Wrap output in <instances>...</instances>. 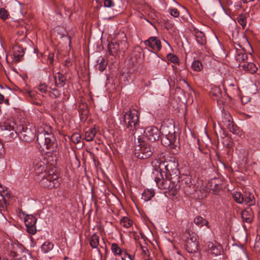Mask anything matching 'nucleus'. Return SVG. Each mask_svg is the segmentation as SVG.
Listing matches in <instances>:
<instances>
[{"mask_svg": "<svg viewBox=\"0 0 260 260\" xmlns=\"http://www.w3.org/2000/svg\"><path fill=\"white\" fill-rule=\"evenodd\" d=\"M137 244L140 247V248L141 249L142 248V247H143L144 246V245H142V244L141 243L140 241H139L137 242Z\"/></svg>", "mask_w": 260, "mask_h": 260, "instance_id": "6e6d98bb", "label": "nucleus"}, {"mask_svg": "<svg viewBox=\"0 0 260 260\" xmlns=\"http://www.w3.org/2000/svg\"><path fill=\"white\" fill-rule=\"evenodd\" d=\"M23 246L18 243H11L9 246V256L10 260H26Z\"/></svg>", "mask_w": 260, "mask_h": 260, "instance_id": "6e6552de", "label": "nucleus"}, {"mask_svg": "<svg viewBox=\"0 0 260 260\" xmlns=\"http://www.w3.org/2000/svg\"><path fill=\"white\" fill-rule=\"evenodd\" d=\"M99 236L96 233H94L89 238V244L92 248H97L98 252L100 253L101 250L99 249V246L102 248L105 249L106 250H107V248L105 243H104V246L99 245Z\"/></svg>", "mask_w": 260, "mask_h": 260, "instance_id": "a211bd4d", "label": "nucleus"}, {"mask_svg": "<svg viewBox=\"0 0 260 260\" xmlns=\"http://www.w3.org/2000/svg\"><path fill=\"white\" fill-rule=\"evenodd\" d=\"M38 131L37 141L42 150L46 149L47 152L54 151L57 147V143L51 127L45 124L43 127H39Z\"/></svg>", "mask_w": 260, "mask_h": 260, "instance_id": "7ed1b4c3", "label": "nucleus"}, {"mask_svg": "<svg viewBox=\"0 0 260 260\" xmlns=\"http://www.w3.org/2000/svg\"><path fill=\"white\" fill-rule=\"evenodd\" d=\"M230 85H231V86H234V84H231Z\"/></svg>", "mask_w": 260, "mask_h": 260, "instance_id": "338daca9", "label": "nucleus"}, {"mask_svg": "<svg viewBox=\"0 0 260 260\" xmlns=\"http://www.w3.org/2000/svg\"><path fill=\"white\" fill-rule=\"evenodd\" d=\"M145 44L156 52L159 51L161 48L160 41L155 37H150L145 41Z\"/></svg>", "mask_w": 260, "mask_h": 260, "instance_id": "dca6fc26", "label": "nucleus"}, {"mask_svg": "<svg viewBox=\"0 0 260 260\" xmlns=\"http://www.w3.org/2000/svg\"><path fill=\"white\" fill-rule=\"evenodd\" d=\"M210 95L212 98H215V99L217 100L221 96V91L220 88L217 86H214L212 87L210 91Z\"/></svg>", "mask_w": 260, "mask_h": 260, "instance_id": "c85d7f7f", "label": "nucleus"}, {"mask_svg": "<svg viewBox=\"0 0 260 260\" xmlns=\"http://www.w3.org/2000/svg\"><path fill=\"white\" fill-rule=\"evenodd\" d=\"M195 37L197 42L201 44V45H205L206 42V37L204 34L200 31H196L195 32Z\"/></svg>", "mask_w": 260, "mask_h": 260, "instance_id": "a878e982", "label": "nucleus"}, {"mask_svg": "<svg viewBox=\"0 0 260 260\" xmlns=\"http://www.w3.org/2000/svg\"><path fill=\"white\" fill-rule=\"evenodd\" d=\"M120 223L122 226L125 228H128L132 225V221L127 217H122Z\"/></svg>", "mask_w": 260, "mask_h": 260, "instance_id": "f704fd0d", "label": "nucleus"}, {"mask_svg": "<svg viewBox=\"0 0 260 260\" xmlns=\"http://www.w3.org/2000/svg\"><path fill=\"white\" fill-rule=\"evenodd\" d=\"M47 85L45 84H41L38 87V89L42 93H46L47 91Z\"/></svg>", "mask_w": 260, "mask_h": 260, "instance_id": "79ce46f5", "label": "nucleus"}, {"mask_svg": "<svg viewBox=\"0 0 260 260\" xmlns=\"http://www.w3.org/2000/svg\"><path fill=\"white\" fill-rule=\"evenodd\" d=\"M4 99V95L0 93V103H2L3 102Z\"/></svg>", "mask_w": 260, "mask_h": 260, "instance_id": "864d4df0", "label": "nucleus"}, {"mask_svg": "<svg viewBox=\"0 0 260 260\" xmlns=\"http://www.w3.org/2000/svg\"><path fill=\"white\" fill-rule=\"evenodd\" d=\"M181 238L184 241L186 250L193 255L199 253V242L197 234L189 230H186L183 233Z\"/></svg>", "mask_w": 260, "mask_h": 260, "instance_id": "39448f33", "label": "nucleus"}, {"mask_svg": "<svg viewBox=\"0 0 260 260\" xmlns=\"http://www.w3.org/2000/svg\"><path fill=\"white\" fill-rule=\"evenodd\" d=\"M141 250L143 254L148 256L149 251L146 246L142 247Z\"/></svg>", "mask_w": 260, "mask_h": 260, "instance_id": "de8ad7c7", "label": "nucleus"}, {"mask_svg": "<svg viewBox=\"0 0 260 260\" xmlns=\"http://www.w3.org/2000/svg\"><path fill=\"white\" fill-rule=\"evenodd\" d=\"M207 251L214 256H217L220 254L222 250V247L217 243H213L212 242H208L206 243Z\"/></svg>", "mask_w": 260, "mask_h": 260, "instance_id": "f3484780", "label": "nucleus"}, {"mask_svg": "<svg viewBox=\"0 0 260 260\" xmlns=\"http://www.w3.org/2000/svg\"><path fill=\"white\" fill-rule=\"evenodd\" d=\"M33 166L36 174L40 180V185L48 189L57 188L60 185V180L57 174L51 172L46 171L47 166L45 162L38 158L36 159L33 162Z\"/></svg>", "mask_w": 260, "mask_h": 260, "instance_id": "f03ea898", "label": "nucleus"}, {"mask_svg": "<svg viewBox=\"0 0 260 260\" xmlns=\"http://www.w3.org/2000/svg\"><path fill=\"white\" fill-rule=\"evenodd\" d=\"M121 123L129 129L132 135L134 136L135 143L136 144L135 135L139 126L138 115H123Z\"/></svg>", "mask_w": 260, "mask_h": 260, "instance_id": "0eeeda50", "label": "nucleus"}, {"mask_svg": "<svg viewBox=\"0 0 260 260\" xmlns=\"http://www.w3.org/2000/svg\"><path fill=\"white\" fill-rule=\"evenodd\" d=\"M111 250L115 255L121 256L123 253L117 244L113 243L111 245Z\"/></svg>", "mask_w": 260, "mask_h": 260, "instance_id": "7c9ffc66", "label": "nucleus"}, {"mask_svg": "<svg viewBox=\"0 0 260 260\" xmlns=\"http://www.w3.org/2000/svg\"><path fill=\"white\" fill-rule=\"evenodd\" d=\"M255 248H257L258 250H260V237L258 239L256 240L254 245Z\"/></svg>", "mask_w": 260, "mask_h": 260, "instance_id": "8fccbe9b", "label": "nucleus"}, {"mask_svg": "<svg viewBox=\"0 0 260 260\" xmlns=\"http://www.w3.org/2000/svg\"><path fill=\"white\" fill-rule=\"evenodd\" d=\"M0 135L7 142L12 141L18 135L17 128L15 129L14 123L6 121L0 124Z\"/></svg>", "mask_w": 260, "mask_h": 260, "instance_id": "423d86ee", "label": "nucleus"}, {"mask_svg": "<svg viewBox=\"0 0 260 260\" xmlns=\"http://www.w3.org/2000/svg\"><path fill=\"white\" fill-rule=\"evenodd\" d=\"M194 222L199 227H202L204 225L207 226L208 228L209 227V222L200 216H198L194 219Z\"/></svg>", "mask_w": 260, "mask_h": 260, "instance_id": "bb28decb", "label": "nucleus"}, {"mask_svg": "<svg viewBox=\"0 0 260 260\" xmlns=\"http://www.w3.org/2000/svg\"><path fill=\"white\" fill-rule=\"evenodd\" d=\"M226 147L228 148H230L232 146V144L231 141H229V142L225 144Z\"/></svg>", "mask_w": 260, "mask_h": 260, "instance_id": "5fc2aeb1", "label": "nucleus"}, {"mask_svg": "<svg viewBox=\"0 0 260 260\" xmlns=\"http://www.w3.org/2000/svg\"><path fill=\"white\" fill-rule=\"evenodd\" d=\"M54 79L55 84L56 86L59 87H63L66 81V78L63 74L58 72L54 75Z\"/></svg>", "mask_w": 260, "mask_h": 260, "instance_id": "412c9836", "label": "nucleus"}, {"mask_svg": "<svg viewBox=\"0 0 260 260\" xmlns=\"http://www.w3.org/2000/svg\"><path fill=\"white\" fill-rule=\"evenodd\" d=\"M17 131L20 138L24 141L32 142L36 137V131L35 128H28L25 125H20L17 126Z\"/></svg>", "mask_w": 260, "mask_h": 260, "instance_id": "1a4fd4ad", "label": "nucleus"}, {"mask_svg": "<svg viewBox=\"0 0 260 260\" xmlns=\"http://www.w3.org/2000/svg\"><path fill=\"white\" fill-rule=\"evenodd\" d=\"M169 10L170 14L171 15V16L174 17H178L179 16L180 13L177 9H170Z\"/></svg>", "mask_w": 260, "mask_h": 260, "instance_id": "37998d69", "label": "nucleus"}, {"mask_svg": "<svg viewBox=\"0 0 260 260\" xmlns=\"http://www.w3.org/2000/svg\"><path fill=\"white\" fill-rule=\"evenodd\" d=\"M241 49H237V53L235 54L236 60L239 62L244 61L247 58V55L243 48L238 45Z\"/></svg>", "mask_w": 260, "mask_h": 260, "instance_id": "4be33fe9", "label": "nucleus"}, {"mask_svg": "<svg viewBox=\"0 0 260 260\" xmlns=\"http://www.w3.org/2000/svg\"><path fill=\"white\" fill-rule=\"evenodd\" d=\"M178 165V162L174 158L160 163L159 168L161 171H156L158 174L155 178V181L160 189H168L174 194L179 188L177 183L174 180L178 179L179 171L177 168Z\"/></svg>", "mask_w": 260, "mask_h": 260, "instance_id": "f257e3e1", "label": "nucleus"}, {"mask_svg": "<svg viewBox=\"0 0 260 260\" xmlns=\"http://www.w3.org/2000/svg\"><path fill=\"white\" fill-rule=\"evenodd\" d=\"M122 260H132V257L130 254L124 252L120 256Z\"/></svg>", "mask_w": 260, "mask_h": 260, "instance_id": "c03bdc74", "label": "nucleus"}, {"mask_svg": "<svg viewBox=\"0 0 260 260\" xmlns=\"http://www.w3.org/2000/svg\"><path fill=\"white\" fill-rule=\"evenodd\" d=\"M6 207V200L5 197L0 194V210H4Z\"/></svg>", "mask_w": 260, "mask_h": 260, "instance_id": "a19ab883", "label": "nucleus"}, {"mask_svg": "<svg viewBox=\"0 0 260 260\" xmlns=\"http://www.w3.org/2000/svg\"><path fill=\"white\" fill-rule=\"evenodd\" d=\"M191 68L196 72H199L203 69V65L199 60H195L191 64Z\"/></svg>", "mask_w": 260, "mask_h": 260, "instance_id": "473e14b6", "label": "nucleus"}, {"mask_svg": "<svg viewBox=\"0 0 260 260\" xmlns=\"http://www.w3.org/2000/svg\"><path fill=\"white\" fill-rule=\"evenodd\" d=\"M167 57L168 60L171 61L174 63H178L179 62V58H178V57L171 53L168 54L167 55Z\"/></svg>", "mask_w": 260, "mask_h": 260, "instance_id": "58836bf2", "label": "nucleus"}, {"mask_svg": "<svg viewBox=\"0 0 260 260\" xmlns=\"http://www.w3.org/2000/svg\"><path fill=\"white\" fill-rule=\"evenodd\" d=\"M97 131L95 127L90 128L86 131L85 133V140L87 142L93 141Z\"/></svg>", "mask_w": 260, "mask_h": 260, "instance_id": "5701e85b", "label": "nucleus"}, {"mask_svg": "<svg viewBox=\"0 0 260 260\" xmlns=\"http://www.w3.org/2000/svg\"><path fill=\"white\" fill-rule=\"evenodd\" d=\"M244 202L248 204L249 206H251L254 204L255 199L254 196L252 193L249 192H245L243 196Z\"/></svg>", "mask_w": 260, "mask_h": 260, "instance_id": "393cba45", "label": "nucleus"}, {"mask_svg": "<svg viewBox=\"0 0 260 260\" xmlns=\"http://www.w3.org/2000/svg\"><path fill=\"white\" fill-rule=\"evenodd\" d=\"M155 192L153 190L145 189L142 194V199L145 202L148 201L154 196Z\"/></svg>", "mask_w": 260, "mask_h": 260, "instance_id": "cd10ccee", "label": "nucleus"}, {"mask_svg": "<svg viewBox=\"0 0 260 260\" xmlns=\"http://www.w3.org/2000/svg\"><path fill=\"white\" fill-rule=\"evenodd\" d=\"M9 13L8 11L4 8L0 9V18L3 20H6L8 18Z\"/></svg>", "mask_w": 260, "mask_h": 260, "instance_id": "ea45409f", "label": "nucleus"}, {"mask_svg": "<svg viewBox=\"0 0 260 260\" xmlns=\"http://www.w3.org/2000/svg\"><path fill=\"white\" fill-rule=\"evenodd\" d=\"M244 70L249 72L251 73H254L258 69L256 65L252 62H245L242 65Z\"/></svg>", "mask_w": 260, "mask_h": 260, "instance_id": "b1692460", "label": "nucleus"}, {"mask_svg": "<svg viewBox=\"0 0 260 260\" xmlns=\"http://www.w3.org/2000/svg\"><path fill=\"white\" fill-rule=\"evenodd\" d=\"M111 260H116L115 258H112Z\"/></svg>", "mask_w": 260, "mask_h": 260, "instance_id": "680f3d73", "label": "nucleus"}, {"mask_svg": "<svg viewBox=\"0 0 260 260\" xmlns=\"http://www.w3.org/2000/svg\"><path fill=\"white\" fill-rule=\"evenodd\" d=\"M86 113L85 114H87L88 113V111H87V112H85Z\"/></svg>", "mask_w": 260, "mask_h": 260, "instance_id": "774afa93", "label": "nucleus"}, {"mask_svg": "<svg viewBox=\"0 0 260 260\" xmlns=\"http://www.w3.org/2000/svg\"><path fill=\"white\" fill-rule=\"evenodd\" d=\"M60 95V91L56 88H52L51 90L49 92V95L54 99L57 98Z\"/></svg>", "mask_w": 260, "mask_h": 260, "instance_id": "4c0bfd02", "label": "nucleus"}, {"mask_svg": "<svg viewBox=\"0 0 260 260\" xmlns=\"http://www.w3.org/2000/svg\"><path fill=\"white\" fill-rule=\"evenodd\" d=\"M42 161L46 162V161H45V159H44V161ZM46 164L47 165V163H46Z\"/></svg>", "mask_w": 260, "mask_h": 260, "instance_id": "0e129e2a", "label": "nucleus"}, {"mask_svg": "<svg viewBox=\"0 0 260 260\" xmlns=\"http://www.w3.org/2000/svg\"><path fill=\"white\" fill-rule=\"evenodd\" d=\"M4 153V149L3 147V145L2 143L0 142V158L3 156Z\"/></svg>", "mask_w": 260, "mask_h": 260, "instance_id": "3c124183", "label": "nucleus"}, {"mask_svg": "<svg viewBox=\"0 0 260 260\" xmlns=\"http://www.w3.org/2000/svg\"><path fill=\"white\" fill-rule=\"evenodd\" d=\"M53 57L54 55L53 54H50L48 57V63L52 64L53 63Z\"/></svg>", "mask_w": 260, "mask_h": 260, "instance_id": "09e8293b", "label": "nucleus"}, {"mask_svg": "<svg viewBox=\"0 0 260 260\" xmlns=\"http://www.w3.org/2000/svg\"><path fill=\"white\" fill-rule=\"evenodd\" d=\"M104 6L106 7H112L114 6V3L112 0H104Z\"/></svg>", "mask_w": 260, "mask_h": 260, "instance_id": "49530a36", "label": "nucleus"}, {"mask_svg": "<svg viewBox=\"0 0 260 260\" xmlns=\"http://www.w3.org/2000/svg\"><path fill=\"white\" fill-rule=\"evenodd\" d=\"M246 17L244 14H240L238 17V21L239 24L242 26L243 28H244L246 25Z\"/></svg>", "mask_w": 260, "mask_h": 260, "instance_id": "c9c22d12", "label": "nucleus"}, {"mask_svg": "<svg viewBox=\"0 0 260 260\" xmlns=\"http://www.w3.org/2000/svg\"><path fill=\"white\" fill-rule=\"evenodd\" d=\"M37 220V218L32 215H27L25 217L24 221L26 231L31 235H34L36 233V223Z\"/></svg>", "mask_w": 260, "mask_h": 260, "instance_id": "4468645a", "label": "nucleus"}, {"mask_svg": "<svg viewBox=\"0 0 260 260\" xmlns=\"http://www.w3.org/2000/svg\"><path fill=\"white\" fill-rule=\"evenodd\" d=\"M23 49L20 46H15L13 48V61L17 63L20 61L23 56Z\"/></svg>", "mask_w": 260, "mask_h": 260, "instance_id": "6ab92c4d", "label": "nucleus"}, {"mask_svg": "<svg viewBox=\"0 0 260 260\" xmlns=\"http://www.w3.org/2000/svg\"><path fill=\"white\" fill-rule=\"evenodd\" d=\"M184 120L185 121V123H186V119L185 116L184 117Z\"/></svg>", "mask_w": 260, "mask_h": 260, "instance_id": "bf43d9fd", "label": "nucleus"}, {"mask_svg": "<svg viewBox=\"0 0 260 260\" xmlns=\"http://www.w3.org/2000/svg\"><path fill=\"white\" fill-rule=\"evenodd\" d=\"M238 45H239L237 44V47H236V46L235 47L236 51H237V49H241V48H240ZM236 53H237V51L236 52Z\"/></svg>", "mask_w": 260, "mask_h": 260, "instance_id": "13d9d810", "label": "nucleus"}, {"mask_svg": "<svg viewBox=\"0 0 260 260\" xmlns=\"http://www.w3.org/2000/svg\"><path fill=\"white\" fill-rule=\"evenodd\" d=\"M128 48V44L126 41L123 40L115 42H111L108 45V50L111 55H114L119 52L122 51L123 53Z\"/></svg>", "mask_w": 260, "mask_h": 260, "instance_id": "9d476101", "label": "nucleus"}, {"mask_svg": "<svg viewBox=\"0 0 260 260\" xmlns=\"http://www.w3.org/2000/svg\"><path fill=\"white\" fill-rule=\"evenodd\" d=\"M134 111L138 113V111H136L134 109L132 111V110H130L129 112L127 111V112H125V114H135V112H134Z\"/></svg>", "mask_w": 260, "mask_h": 260, "instance_id": "603ef678", "label": "nucleus"}, {"mask_svg": "<svg viewBox=\"0 0 260 260\" xmlns=\"http://www.w3.org/2000/svg\"><path fill=\"white\" fill-rule=\"evenodd\" d=\"M233 197L238 203L241 204L244 202L243 196L240 192L234 191L233 193Z\"/></svg>", "mask_w": 260, "mask_h": 260, "instance_id": "2f4dec72", "label": "nucleus"}, {"mask_svg": "<svg viewBox=\"0 0 260 260\" xmlns=\"http://www.w3.org/2000/svg\"><path fill=\"white\" fill-rule=\"evenodd\" d=\"M138 145L135 146L134 155L139 159L149 158L156 150L153 143H150L144 138L139 136L137 138Z\"/></svg>", "mask_w": 260, "mask_h": 260, "instance_id": "20e7f679", "label": "nucleus"}, {"mask_svg": "<svg viewBox=\"0 0 260 260\" xmlns=\"http://www.w3.org/2000/svg\"><path fill=\"white\" fill-rule=\"evenodd\" d=\"M155 14H153V15H151V17L153 18V19H154Z\"/></svg>", "mask_w": 260, "mask_h": 260, "instance_id": "052dcab7", "label": "nucleus"}, {"mask_svg": "<svg viewBox=\"0 0 260 260\" xmlns=\"http://www.w3.org/2000/svg\"><path fill=\"white\" fill-rule=\"evenodd\" d=\"M107 63V61L104 58H102L98 66V69L101 72L104 71L106 68Z\"/></svg>", "mask_w": 260, "mask_h": 260, "instance_id": "e433bc0d", "label": "nucleus"}, {"mask_svg": "<svg viewBox=\"0 0 260 260\" xmlns=\"http://www.w3.org/2000/svg\"><path fill=\"white\" fill-rule=\"evenodd\" d=\"M182 185L185 193L187 195L192 194L196 190V187L191 181V178L190 176L185 177L181 181Z\"/></svg>", "mask_w": 260, "mask_h": 260, "instance_id": "2eb2a0df", "label": "nucleus"}, {"mask_svg": "<svg viewBox=\"0 0 260 260\" xmlns=\"http://www.w3.org/2000/svg\"><path fill=\"white\" fill-rule=\"evenodd\" d=\"M220 120L231 133L236 135H239L240 134V130L234 122L231 115H221Z\"/></svg>", "mask_w": 260, "mask_h": 260, "instance_id": "9b49d317", "label": "nucleus"}, {"mask_svg": "<svg viewBox=\"0 0 260 260\" xmlns=\"http://www.w3.org/2000/svg\"><path fill=\"white\" fill-rule=\"evenodd\" d=\"M222 188L221 185L218 184H215L214 185V187L213 189V192L215 194H217L219 190H220Z\"/></svg>", "mask_w": 260, "mask_h": 260, "instance_id": "a18cd8bd", "label": "nucleus"}, {"mask_svg": "<svg viewBox=\"0 0 260 260\" xmlns=\"http://www.w3.org/2000/svg\"><path fill=\"white\" fill-rule=\"evenodd\" d=\"M241 217L244 222L249 223L252 222L254 218L253 212L252 209L244 210L242 212Z\"/></svg>", "mask_w": 260, "mask_h": 260, "instance_id": "aec40b11", "label": "nucleus"}, {"mask_svg": "<svg viewBox=\"0 0 260 260\" xmlns=\"http://www.w3.org/2000/svg\"><path fill=\"white\" fill-rule=\"evenodd\" d=\"M6 103H8L9 101H8V99L6 100Z\"/></svg>", "mask_w": 260, "mask_h": 260, "instance_id": "e2e57ef3", "label": "nucleus"}, {"mask_svg": "<svg viewBox=\"0 0 260 260\" xmlns=\"http://www.w3.org/2000/svg\"><path fill=\"white\" fill-rule=\"evenodd\" d=\"M145 137L148 140L153 143L154 141L158 140L160 134V132L157 127L151 126L147 127L144 131Z\"/></svg>", "mask_w": 260, "mask_h": 260, "instance_id": "f8f14e48", "label": "nucleus"}, {"mask_svg": "<svg viewBox=\"0 0 260 260\" xmlns=\"http://www.w3.org/2000/svg\"><path fill=\"white\" fill-rule=\"evenodd\" d=\"M241 151H244V157H246L248 155V153L246 151V150L245 149H242Z\"/></svg>", "mask_w": 260, "mask_h": 260, "instance_id": "4d7b16f0", "label": "nucleus"}, {"mask_svg": "<svg viewBox=\"0 0 260 260\" xmlns=\"http://www.w3.org/2000/svg\"><path fill=\"white\" fill-rule=\"evenodd\" d=\"M70 140L74 144H78L81 142V136L80 134L78 133H73L70 137H69Z\"/></svg>", "mask_w": 260, "mask_h": 260, "instance_id": "72a5a7b5", "label": "nucleus"}, {"mask_svg": "<svg viewBox=\"0 0 260 260\" xmlns=\"http://www.w3.org/2000/svg\"><path fill=\"white\" fill-rule=\"evenodd\" d=\"M193 259L194 260H197V259H196V256H194V258H193Z\"/></svg>", "mask_w": 260, "mask_h": 260, "instance_id": "69168bd1", "label": "nucleus"}, {"mask_svg": "<svg viewBox=\"0 0 260 260\" xmlns=\"http://www.w3.org/2000/svg\"><path fill=\"white\" fill-rule=\"evenodd\" d=\"M54 247V245L49 241L44 242L41 247L42 251L46 253L51 251Z\"/></svg>", "mask_w": 260, "mask_h": 260, "instance_id": "c756f323", "label": "nucleus"}, {"mask_svg": "<svg viewBox=\"0 0 260 260\" xmlns=\"http://www.w3.org/2000/svg\"><path fill=\"white\" fill-rule=\"evenodd\" d=\"M165 139L168 141L166 142L165 144L171 146L172 148L176 149L177 147L179 148V134L176 132L173 133L169 132Z\"/></svg>", "mask_w": 260, "mask_h": 260, "instance_id": "ddd939ff", "label": "nucleus"}]
</instances>
